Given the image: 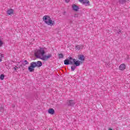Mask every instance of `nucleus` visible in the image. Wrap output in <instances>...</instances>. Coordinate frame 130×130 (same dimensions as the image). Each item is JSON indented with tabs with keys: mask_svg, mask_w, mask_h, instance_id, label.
<instances>
[{
	"mask_svg": "<svg viewBox=\"0 0 130 130\" xmlns=\"http://www.w3.org/2000/svg\"><path fill=\"white\" fill-rule=\"evenodd\" d=\"M41 67H42V62L41 61L32 62L30 63V65L28 67V70L29 72L32 73V72H34V69H35V68H40Z\"/></svg>",
	"mask_w": 130,
	"mask_h": 130,
	"instance_id": "f257e3e1",
	"label": "nucleus"
},
{
	"mask_svg": "<svg viewBox=\"0 0 130 130\" xmlns=\"http://www.w3.org/2000/svg\"><path fill=\"white\" fill-rule=\"evenodd\" d=\"M128 1L129 0H118V3H119V5L123 6V5H125Z\"/></svg>",
	"mask_w": 130,
	"mask_h": 130,
	"instance_id": "0eeeda50",
	"label": "nucleus"
},
{
	"mask_svg": "<svg viewBox=\"0 0 130 130\" xmlns=\"http://www.w3.org/2000/svg\"><path fill=\"white\" fill-rule=\"evenodd\" d=\"M52 56V55L51 54H48V55H43L42 57L41 58V59H42V60L46 61L48 59H49V58H50V57H51Z\"/></svg>",
	"mask_w": 130,
	"mask_h": 130,
	"instance_id": "423d86ee",
	"label": "nucleus"
},
{
	"mask_svg": "<svg viewBox=\"0 0 130 130\" xmlns=\"http://www.w3.org/2000/svg\"><path fill=\"white\" fill-rule=\"evenodd\" d=\"M72 9L74 11H75V12H78L79 8L78 6L74 4L73 5H72Z\"/></svg>",
	"mask_w": 130,
	"mask_h": 130,
	"instance_id": "1a4fd4ad",
	"label": "nucleus"
},
{
	"mask_svg": "<svg viewBox=\"0 0 130 130\" xmlns=\"http://www.w3.org/2000/svg\"><path fill=\"white\" fill-rule=\"evenodd\" d=\"M63 14H66V12H63Z\"/></svg>",
	"mask_w": 130,
	"mask_h": 130,
	"instance_id": "c85d7f7f",
	"label": "nucleus"
},
{
	"mask_svg": "<svg viewBox=\"0 0 130 130\" xmlns=\"http://www.w3.org/2000/svg\"><path fill=\"white\" fill-rule=\"evenodd\" d=\"M58 58L60 59V58H63V54L62 53L58 54Z\"/></svg>",
	"mask_w": 130,
	"mask_h": 130,
	"instance_id": "f3484780",
	"label": "nucleus"
},
{
	"mask_svg": "<svg viewBox=\"0 0 130 130\" xmlns=\"http://www.w3.org/2000/svg\"><path fill=\"white\" fill-rule=\"evenodd\" d=\"M22 64H23V66H25V64H29V62L26 60H24L22 61Z\"/></svg>",
	"mask_w": 130,
	"mask_h": 130,
	"instance_id": "dca6fc26",
	"label": "nucleus"
},
{
	"mask_svg": "<svg viewBox=\"0 0 130 130\" xmlns=\"http://www.w3.org/2000/svg\"><path fill=\"white\" fill-rule=\"evenodd\" d=\"M76 104V103H75V101L73 100H70L68 102V106H74Z\"/></svg>",
	"mask_w": 130,
	"mask_h": 130,
	"instance_id": "6e6552de",
	"label": "nucleus"
},
{
	"mask_svg": "<svg viewBox=\"0 0 130 130\" xmlns=\"http://www.w3.org/2000/svg\"><path fill=\"white\" fill-rule=\"evenodd\" d=\"M127 58H128V56H127Z\"/></svg>",
	"mask_w": 130,
	"mask_h": 130,
	"instance_id": "c756f323",
	"label": "nucleus"
},
{
	"mask_svg": "<svg viewBox=\"0 0 130 130\" xmlns=\"http://www.w3.org/2000/svg\"><path fill=\"white\" fill-rule=\"evenodd\" d=\"M43 21H44L45 24H47V25H49V26H52V25H54V21L51 20L50 17L47 15H45L43 17Z\"/></svg>",
	"mask_w": 130,
	"mask_h": 130,
	"instance_id": "7ed1b4c3",
	"label": "nucleus"
},
{
	"mask_svg": "<svg viewBox=\"0 0 130 130\" xmlns=\"http://www.w3.org/2000/svg\"><path fill=\"white\" fill-rule=\"evenodd\" d=\"M0 111L1 112L4 111V106H3V105H0Z\"/></svg>",
	"mask_w": 130,
	"mask_h": 130,
	"instance_id": "aec40b11",
	"label": "nucleus"
},
{
	"mask_svg": "<svg viewBox=\"0 0 130 130\" xmlns=\"http://www.w3.org/2000/svg\"><path fill=\"white\" fill-rule=\"evenodd\" d=\"M76 67H77L75 65H74L73 66L71 67V71L72 72H74V71H75V70H76Z\"/></svg>",
	"mask_w": 130,
	"mask_h": 130,
	"instance_id": "a211bd4d",
	"label": "nucleus"
},
{
	"mask_svg": "<svg viewBox=\"0 0 130 130\" xmlns=\"http://www.w3.org/2000/svg\"><path fill=\"white\" fill-rule=\"evenodd\" d=\"M78 58L80 60H81L82 61L85 60V56H84L83 55H80L78 56Z\"/></svg>",
	"mask_w": 130,
	"mask_h": 130,
	"instance_id": "ddd939ff",
	"label": "nucleus"
},
{
	"mask_svg": "<svg viewBox=\"0 0 130 130\" xmlns=\"http://www.w3.org/2000/svg\"><path fill=\"white\" fill-rule=\"evenodd\" d=\"M78 14L74 15V18H78Z\"/></svg>",
	"mask_w": 130,
	"mask_h": 130,
	"instance_id": "5701e85b",
	"label": "nucleus"
},
{
	"mask_svg": "<svg viewBox=\"0 0 130 130\" xmlns=\"http://www.w3.org/2000/svg\"><path fill=\"white\" fill-rule=\"evenodd\" d=\"M81 4L82 5H84L86 7H88V6H90V2L89 0H78Z\"/></svg>",
	"mask_w": 130,
	"mask_h": 130,
	"instance_id": "39448f33",
	"label": "nucleus"
},
{
	"mask_svg": "<svg viewBox=\"0 0 130 130\" xmlns=\"http://www.w3.org/2000/svg\"><path fill=\"white\" fill-rule=\"evenodd\" d=\"M64 64H66V66H69V64H71L70 63L69 59H67L64 60Z\"/></svg>",
	"mask_w": 130,
	"mask_h": 130,
	"instance_id": "2eb2a0df",
	"label": "nucleus"
},
{
	"mask_svg": "<svg viewBox=\"0 0 130 130\" xmlns=\"http://www.w3.org/2000/svg\"><path fill=\"white\" fill-rule=\"evenodd\" d=\"M109 130H113L112 128H109Z\"/></svg>",
	"mask_w": 130,
	"mask_h": 130,
	"instance_id": "cd10ccee",
	"label": "nucleus"
},
{
	"mask_svg": "<svg viewBox=\"0 0 130 130\" xmlns=\"http://www.w3.org/2000/svg\"><path fill=\"white\" fill-rule=\"evenodd\" d=\"M45 54V51L43 48H40L39 50L35 51V56L37 58L41 59V56H43Z\"/></svg>",
	"mask_w": 130,
	"mask_h": 130,
	"instance_id": "f03ea898",
	"label": "nucleus"
},
{
	"mask_svg": "<svg viewBox=\"0 0 130 130\" xmlns=\"http://www.w3.org/2000/svg\"><path fill=\"white\" fill-rule=\"evenodd\" d=\"M14 14V10L12 9H9L7 10L8 15H13Z\"/></svg>",
	"mask_w": 130,
	"mask_h": 130,
	"instance_id": "f8f14e48",
	"label": "nucleus"
},
{
	"mask_svg": "<svg viewBox=\"0 0 130 130\" xmlns=\"http://www.w3.org/2000/svg\"><path fill=\"white\" fill-rule=\"evenodd\" d=\"M69 2H70L69 0H66V3H69Z\"/></svg>",
	"mask_w": 130,
	"mask_h": 130,
	"instance_id": "a878e982",
	"label": "nucleus"
},
{
	"mask_svg": "<svg viewBox=\"0 0 130 130\" xmlns=\"http://www.w3.org/2000/svg\"><path fill=\"white\" fill-rule=\"evenodd\" d=\"M75 49H76V50H81V49H83V46L76 45Z\"/></svg>",
	"mask_w": 130,
	"mask_h": 130,
	"instance_id": "9d476101",
	"label": "nucleus"
},
{
	"mask_svg": "<svg viewBox=\"0 0 130 130\" xmlns=\"http://www.w3.org/2000/svg\"><path fill=\"white\" fill-rule=\"evenodd\" d=\"M54 112H55L54 109H53L52 108L49 109L48 110V113H49L50 114L53 115Z\"/></svg>",
	"mask_w": 130,
	"mask_h": 130,
	"instance_id": "4468645a",
	"label": "nucleus"
},
{
	"mask_svg": "<svg viewBox=\"0 0 130 130\" xmlns=\"http://www.w3.org/2000/svg\"><path fill=\"white\" fill-rule=\"evenodd\" d=\"M1 61H3V59L0 58V62H1Z\"/></svg>",
	"mask_w": 130,
	"mask_h": 130,
	"instance_id": "bb28decb",
	"label": "nucleus"
},
{
	"mask_svg": "<svg viewBox=\"0 0 130 130\" xmlns=\"http://www.w3.org/2000/svg\"><path fill=\"white\" fill-rule=\"evenodd\" d=\"M3 44L4 42H2V40H0V47H1V46H3Z\"/></svg>",
	"mask_w": 130,
	"mask_h": 130,
	"instance_id": "412c9836",
	"label": "nucleus"
},
{
	"mask_svg": "<svg viewBox=\"0 0 130 130\" xmlns=\"http://www.w3.org/2000/svg\"><path fill=\"white\" fill-rule=\"evenodd\" d=\"M0 79H1L2 80H4V79H5V75H4V74H1V75H0Z\"/></svg>",
	"mask_w": 130,
	"mask_h": 130,
	"instance_id": "6ab92c4d",
	"label": "nucleus"
},
{
	"mask_svg": "<svg viewBox=\"0 0 130 130\" xmlns=\"http://www.w3.org/2000/svg\"><path fill=\"white\" fill-rule=\"evenodd\" d=\"M117 33H118V34H121V31L119 29V30H118V31H117Z\"/></svg>",
	"mask_w": 130,
	"mask_h": 130,
	"instance_id": "4be33fe9",
	"label": "nucleus"
},
{
	"mask_svg": "<svg viewBox=\"0 0 130 130\" xmlns=\"http://www.w3.org/2000/svg\"><path fill=\"white\" fill-rule=\"evenodd\" d=\"M13 69L15 71H17V68H16V67H14Z\"/></svg>",
	"mask_w": 130,
	"mask_h": 130,
	"instance_id": "393cba45",
	"label": "nucleus"
},
{
	"mask_svg": "<svg viewBox=\"0 0 130 130\" xmlns=\"http://www.w3.org/2000/svg\"><path fill=\"white\" fill-rule=\"evenodd\" d=\"M69 59L70 64L73 66L75 64L76 67H79L81 64V61L76 60V59H74L72 57H69Z\"/></svg>",
	"mask_w": 130,
	"mask_h": 130,
	"instance_id": "20e7f679",
	"label": "nucleus"
},
{
	"mask_svg": "<svg viewBox=\"0 0 130 130\" xmlns=\"http://www.w3.org/2000/svg\"><path fill=\"white\" fill-rule=\"evenodd\" d=\"M119 69L120 71H123L124 70H125V64H121L119 67Z\"/></svg>",
	"mask_w": 130,
	"mask_h": 130,
	"instance_id": "9b49d317",
	"label": "nucleus"
},
{
	"mask_svg": "<svg viewBox=\"0 0 130 130\" xmlns=\"http://www.w3.org/2000/svg\"><path fill=\"white\" fill-rule=\"evenodd\" d=\"M1 57H4V54H1L0 55Z\"/></svg>",
	"mask_w": 130,
	"mask_h": 130,
	"instance_id": "b1692460",
	"label": "nucleus"
}]
</instances>
